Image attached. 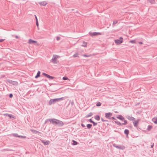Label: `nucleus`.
<instances>
[{
	"label": "nucleus",
	"mask_w": 157,
	"mask_h": 157,
	"mask_svg": "<svg viewBox=\"0 0 157 157\" xmlns=\"http://www.w3.org/2000/svg\"><path fill=\"white\" fill-rule=\"evenodd\" d=\"M117 118L119 119L124 121V123H121L119 121H115V123L118 125H125L127 124V121L126 120H124V118L121 115H118Z\"/></svg>",
	"instance_id": "nucleus-1"
},
{
	"label": "nucleus",
	"mask_w": 157,
	"mask_h": 157,
	"mask_svg": "<svg viewBox=\"0 0 157 157\" xmlns=\"http://www.w3.org/2000/svg\"><path fill=\"white\" fill-rule=\"evenodd\" d=\"M63 99V98L62 97L60 98H55L50 99L48 102V105H51L52 104H54L57 102Z\"/></svg>",
	"instance_id": "nucleus-2"
},
{
	"label": "nucleus",
	"mask_w": 157,
	"mask_h": 157,
	"mask_svg": "<svg viewBox=\"0 0 157 157\" xmlns=\"http://www.w3.org/2000/svg\"><path fill=\"white\" fill-rule=\"evenodd\" d=\"M57 121V119H49L46 120L45 121V123H46L48 121H49L51 123H52V124H56V123Z\"/></svg>",
	"instance_id": "nucleus-3"
},
{
	"label": "nucleus",
	"mask_w": 157,
	"mask_h": 157,
	"mask_svg": "<svg viewBox=\"0 0 157 157\" xmlns=\"http://www.w3.org/2000/svg\"><path fill=\"white\" fill-rule=\"evenodd\" d=\"M123 38L122 37H120L118 39L115 40V42L117 45L121 44L123 42Z\"/></svg>",
	"instance_id": "nucleus-4"
},
{
	"label": "nucleus",
	"mask_w": 157,
	"mask_h": 157,
	"mask_svg": "<svg viewBox=\"0 0 157 157\" xmlns=\"http://www.w3.org/2000/svg\"><path fill=\"white\" fill-rule=\"evenodd\" d=\"M58 56L56 55H53L52 59L50 60V62H52L54 63H56V60L58 58Z\"/></svg>",
	"instance_id": "nucleus-5"
},
{
	"label": "nucleus",
	"mask_w": 157,
	"mask_h": 157,
	"mask_svg": "<svg viewBox=\"0 0 157 157\" xmlns=\"http://www.w3.org/2000/svg\"><path fill=\"white\" fill-rule=\"evenodd\" d=\"M113 146L116 147L117 148H118L119 149H124L125 148V147L124 146L121 145H117L116 144H113Z\"/></svg>",
	"instance_id": "nucleus-6"
},
{
	"label": "nucleus",
	"mask_w": 157,
	"mask_h": 157,
	"mask_svg": "<svg viewBox=\"0 0 157 157\" xmlns=\"http://www.w3.org/2000/svg\"><path fill=\"white\" fill-rule=\"evenodd\" d=\"M12 135L14 137H17L19 138H26V136H25L19 135L17 133H13Z\"/></svg>",
	"instance_id": "nucleus-7"
},
{
	"label": "nucleus",
	"mask_w": 157,
	"mask_h": 157,
	"mask_svg": "<svg viewBox=\"0 0 157 157\" xmlns=\"http://www.w3.org/2000/svg\"><path fill=\"white\" fill-rule=\"evenodd\" d=\"M90 35L91 36H95L98 35H101V33L99 32H93L89 33Z\"/></svg>",
	"instance_id": "nucleus-8"
},
{
	"label": "nucleus",
	"mask_w": 157,
	"mask_h": 157,
	"mask_svg": "<svg viewBox=\"0 0 157 157\" xmlns=\"http://www.w3.org/2000/svg\"><path fill=\"white\" fill-rule=\"evenodd\" d=\"M56 125H58L59 126H62L63 125V122L61 121H59V120H57V121H56Z\"/></svg>",
	"instance_id": "nucleus-9"
},
{
	"label": "nucleus",
	"mask_w": 157,
	"mask_h": 157,
	"mask_svg": "<svg viewBox=\"0 0 157 157\" xmlns=\"http://www.w3.org/2000/svg\"><path fill=\"white\" fill-rule=\"evenodd\" d=\"M4 115H5L6 116H7L9 117L10 119H15L16 117L14 116L13 115L8 113H6L4 114Z\"/></svg>",
	"instance_id": "nucleus-10"
},
{
	"label": "nucleus",
	"mask_w": 157,
	"mask_h": 157,
	"mask_svg": "<svg viewBox=\"0 0 157 157\" xmlns=\"http://www.w3.org/2000/svg\"><path fill=\"white\" fill-rule=\"evenodd\" d=\"M42 75L45 76L46 77L51 79H53L54 78V77L53 76H51L49 75L44 73H43Z\"/></svg>",
	"instance_id": "nucleus-11"
},
{
	"label": "nucleus",
	"mask_w": 157,
	"mask_h": 157,
	"mask_svg": "<svg viewBox=\"0 0 157 157\" xmlns=\"http://www.w3.org/2000/svg\"><path fill=\"white\" fill-rule=\"evenodd\" d=\"M112 115V113H106L105 114V117L107 119H110V116Z\"/></svg>",
	"instance_id": "nucleus-12"
},
{
	"label": "nucleus",
	"mask_w": 157,
	"mask_h": 157,
	"mask_svg": "<svg viewBox=\"0 0 157 157\" xmlns=\"http://www.w3.org/2000/svg\"><path fill=\"white\" fill-rule=\"evenodd\" d=\"M40 140L45 145H48L50 143V141L49 140L45 141L42 140Z\"/></svg>",
	"instance_id": "nucleus-13"
},
{
	"label": "nucleus",
	"mask_w": 157,
	"mask_h": 157,
	"mask_svg": "<svg viewBox=\"0 0 157 157\" xmlns=\"http://www.w3.org/2000/svg\"><path fill=\"white\" fill-rule=\"evenodd\" d=\"M126 117L130 121H134L135 120V118L134 117L129 115L127 116Z\"/></svg>",
	"instance_id": "nucleus-14"
},
{
	"label": "nucleus",
	"mask_w": 157,
	"mask_h": 157,
	"mask_svg": "<svg viewBox=\"0 0 157 157\" xmlns=\"http://www.w3.org/2000/svg\"><path fill=\"white\" fill-rule=\"evenodd\" d=\"M38 3L40 5L43 6H45L48 3L46 1L39 2Z\"/></svg>",
	"instance_id": "nucleus-15"
},
{
	"label": "nucleus",
	"mask_w": 157,
	"mask_h": 157,
	"mask_svg": "<svg viewBox=\"0 0 157 157\" xmlns=\"http://www.w3.org/2000/svg\"><path fill=\"white\" fill-rule=\"evenodd\" d=\"M9 82L13 85H17L18 83L17 82L14 81L12 80H10L8 81Z\"/></svg>",
	"instance_id": "nucleus-16"
},
{
	"label": "nucleus",
	"mask_w": 157,
	"mask_h": 157,
	"mask_svg": "<svg viewBox=\"0 0 157 157\" xmlns=\"http://www.w3.org/2000/svg\"><path fill=\"white\" fill-rule=\"evenodd\" d=\"M139 120H136L134 122H133L134 126L135 127H137L139 123Z\"/></svg>",
	"instance_id": "nucleus-17"
},
{
	"label": "nucleus",
	"mask_w": 157,
	"mask_h": 157,
	"mask_svg": "<svg viewBox=\"0 0 157 157\" xmlns=\"http://www.w3.org/2000/svg\"><path fill=\"white\" fill-rule=\"evenodd\" d=\"M36 42H37L36 41L33 40L31 39H30L29 40L28 43L29 44H33L34 43H36Z\"/></svg>",
	"instance_id": "nucleus-18"
},
{
	"label": "nucleus",
	"mask_w": 157,
	"mask_h": 157,
	"mask_svg": "<svg viewBox=\"0 0 157 157\" xmlns=\"http://www.w3.org/2000/svg\"><path fill=\"white\" fill-rule=\"evenodd\" d=\"M31 131L34 133L37 134V133H40V132L37 131L35 130L34 129H31Z\"/></svg>",
	"instance_id": "nucleus-19"
},
{
	"label": "nucleus",
	"mask_w": 157,
	"mask_h": 157,
	"mask_svg": "<svg viewBox=\"0 0 157 157\" xmlns=\"http://www.w3.org/2000/svg\"><path fill=\"white\" fill-rule=\"evenodd\" d=\"M129 131L127 129H125L124 130V133L126 135V136L127 137L128 136V134H129Z\"/></svg>",
	"instance_id": "nucleus-20"
},
{
	"label": "nucleus",
	"mask_w": 157,
	"mask_h": 157,
	"mask_svg": "<svg viewBox=\"0 0 157 157\" xmlns=\"http://www.w3.org/2000/svg\"><path fill=\"white\" fill-rule=\"evenodd\" d=\"M40 71H38L37 75L35 76V78H36L40 76Z\"/></svg>",
	"instance_id": "nucleus-21"
},
{
	"label": "nucleus",
	"mask_w": 157,
	"mask_h": 157,
	"mask_svg": "<svg viewBox=\"0 0 157 157\" xmlns=\"http://www.w3.org/2000/svg\"><path fill=\"white\" fill-rule=\"evenodd\" d=\"M152 121L153 122H154L155 124H157V117L153 118L152 119Z\"/></svg>",
	"instance_id": "nucleus-22"
},
{
	"label": "nucleus",
	"mask_w": 157,
	"mask_h": 157,
	"mask_svg": "<svg viewBox=\"0 0 157 157\" xmlns=\"http://www.w3.org/2000/svg\"><path fill=\"white\" fill-rule=\"evenodd\" d=\"M94 118L97 121H99L100 119V117L99 115H96L94 117Z\"/></svg>",
	"instance_id": "nucleus-23"
},
{
	"label": "nucleus",
	"mask_w": 157,
	"mask_h": 157,
	"mask_svg": "<svg viewBox=\"0 0 157 157\" xmlns=\"http://www.w3.org/2000/svg\"><path fill=\"white\" fill-rule=\"evenodd\" d=\"M93 115V113L91 112H90V113H89L87 115H86L85 117L86 118H87V117H91V116H92Z\"/></svg>",
	"instance_id": "nucleus-24"
},
{
	"label": "nucleus",
	"mask_w": 157,
	"mask_h": 157,
	"mask_svg": "<svg viewBox=\"0 0 157 157\" xmlns=\"http://www.w3.org/2000/svg\"><path fill=\"white\" fill-rule=\"evenodd\" d=\"M150 2L152 4H154L155 3V0H147Z\"/></svg>",
	"instance_id": "nucleus-25"
},
{
	"label": "nucleus",
	"mask_w": 157,
	"mask_h": 157,
	"mask_svg": "<svg viewBox=\"0 0 157 157\" xmlns=\"http://www.w3.org/2000/svg\"><path fill=\"white\" fill-rule=\"evenodd\" d=\"M86 126L88 129H90L92 126V125L91 124H88L86 125Z\"/></svg>",
	"instance_id": "nucleus-26"
},
{
	"label": "nucleus",
	"mask_w": 157,
	"mask_h": 157,
	"mask_svg": "<svg viewBox=\"0 0 157 157\" xmlns=\"http://www.w3.org/2000/svg\"><path fill=\"white\" fill-rule=\"evenodd\" d=\"M152 126L151 125H149L148 126L147 130L148 131L151 130L152 128Z\"/></svg>",
	"instance_id": "nucleus-27"
},
{
	"label": "nucleus",
	"mask_w": 157,
	"mask_h": 157,
	"mask_svg": "<svg viewBox=\"0 0 157 157\" xmlns=\"http://www.w3.org/2000/svg\"><path fill=\"white\" fill-rule=\"evenodd\" d=\"M78 53H76L75 54H74L73 56V57L75 58V57H79V56H78Z\"/></svg>",
	"instance_id": "nucleus-28"
},
{
	"label": "nucleus",
	"mask_w": 157,
	"mask_h": 157,
	"mask_svg": "<svg viewBox=\"0 0 157 157\" xmlns=\"http://www.w3.org/2000/svg\"><path fill=\"white\" fill-rule=\"evenodd\" d=\"M72 142H73V143L72 144V145H76L78 144V142L74 140H72Z\"/></svg>",
	"instance_id": "nucleus-29"
},
{
	"label": "nucleus",
	"mask_w": 157,
	"mask_h": 157,
	"mask_svg": "<svg viewBox=\"0 0 157 157\" xmlns=\"http://www.w3.org/2000/svg\"><path fill=\"white\" fill-rule=\"evenodd\" d=\"M87 43L85 41L83 42V44L82 45V46L86 47Z\"/></svg>",
	"instance_id": "nucleus-30"
},
{
	"label": "nucleus",
	"mask_w": 157,
	"mask_h": 157,
	"mask_svg": "<svg viewBox=\"0 0 157 157\" xmlns=\"http://www.w3.org/2000/svg\"><path fill=\"white\" fill-rule=\"evenodd\" d=\"M101 104L100 102H98L97 103L96 105L97 106H100L101 105Z\"/></svg>",
	"instance_id": "nucleus-31"
},
{
	"label": "nucleus",
	"mask_w": 157,
	"mask_h": 157,
	"mask_svg": "<svg viewBox=\"0 0 157 157\" xmlns=\"http://www.w3.org/2000/svg\"><path fill=\"white\" fill-rule=\"evenodd\" d=\"M129 42L132 44H135L136 43V40H131L129 41Z\"/></svg>",
	"instance_id": "nucleus-32"
},
{
	"label": "nucleus",
	"mask_w": 157,
	"mask_h": 157,
	"mask_svg": "<svg viewBox=\"0 0 157 157\" xmlns=\"http://www.w3.org/2000/svg\"><path fill=\"white\" fill-rule=\"evenodd\" d=\"M3 150V151H13V150H11V149H4Z\"/></svg>",
	"instance_id": "nucleus-33"
},
{
	"label": "nucleus",
	"mask_w": 157,
	"mask_h": 157,
	"mask_svg": "<svg viewBox=\"0 0 157 157\" xmlns=\"http://www.w3.org/2000/svg\"><path fill=\"white\" fill-rule=\"evenodd\" d=\"M82 56L85 57H90L91 56V55H87L85 54H84Z\"/></svg>",
	"instance_id": "nucleus-34"
},
{
	"label": "nucleus",
	"mask_w": 157,
	"mask_h": 157,
	"mask_svg": "<svg viewBox=\"0 0 157 157\" xmlns=\"http://www.w3.org/2000/svg\"><path fill=\"white\" fill-rule=\"evenodd\" d=\"M92 123L93 124V125L94 126H95L97 124V123L95 122L94 121H93V122H92Z\"/></svg>",
	"instance_id": "nucleus-35"
},
{
	"label": "nucleus",
	"mask_w": 157,
	"mask_h": 157,
	"mask_svg": "<svg viewBox=\"0 0 157 157\" xmlns=\"http://www.w3.org/2000/svg\"><path fill=\"white\" fill-rule=\"evenodd\" d=\"M63 80H66L68 79V78L67 77H63Z\"/></svg>",
	"instance_id": "nucleus-36"
},
{
	"label": "nucleus",
	"mask_w": 157,
	"mask_h": 157,
	"mask_svg": "<svg viewBox=\"0 0 157 157\" xmlns=\"http://www.w3.org/2000/svg\"><path fill=\"white\" fill-rule=\"evenodd\" d=\"M13 95L12 94H10L9 95V97H10V98H12L13 97Z\"/></svg>",
	"instance_id": "nucleus-37"
},
{
	"label": "nucleus",
	"mask_w": 157,
	"mask_h": 157,
	"mask_svg": "<svg viewBox=\"0 0 157 157\" xmlns=\"http://www.w3.org/2000/svg\"><path fill=\"white\" fill-rule=\"evenodd\" d=\"M117 22V21H114L113 22V24L115 25V24H116Z\"/></svg>",
	"instance_id": "nucleus-38"
},
{
	"label": "nucleus",
	"mask_w": 157,
	"mask_h": 157,
	"mask_svg": "<svg viewBox=\"0 0 157 157\" xmlns=\"http://www.w3.org/2000/svg\"><path fill=\"white\" fill-rule=\"evenodd\" d=\"M101 120L103 122H105V121H108L105 120L103 119L102 118H101Z\"/></svg>",
	"instance_id": "nucleus-39"
},
{
	"label": "nucleus",
	"mask_w": 157,
	"mask_h": 157,
	"mask_svg": "<svg viewBox=\"0 0 157 157\" xmlns=\"http://www.w3.org/2000/svg\"><path fill=\"white\" fill-rule=\"evenodd\" d=\"M60 37L59 36H57L56 37V40L58 41L60 39Z\"/></svg>",
	"instance_id": "nucleus-40"
},
{
	"label": "nucleus",
	"mask_w": 157,
	"mask_h": 157,
	"mask_svg": "<svg viewBox=\"0 0 157 157\" xmlns=\"http://www.w3.org/2000/svg\"><path fill=\"white\" fill-rule=\"evenodd\" d=\"M36 26L38 27V25H39V24H38V21H36Z\"/></svg>",
	"instance_id": "nucleus-41"
},
{
	"label": "nucleus",
	"mask_w": 157,
	"mask_h": 157,
	"mask_svg": "<svg viewBox=\"0 0 157 157\" xmlns=\"http://www.w3.org/2000/svg\"><path fill=\"white\" fill-rule=\"evenodd\" d=\"M89 121L91 123H92V122H93V121L91 119H90L89 120Z\"/></svg>",
	"instance_id": "nucleus-42"
},
{
	"label": "nucleus",
	"mask_w": 157,
	"mask_h": 157,
	"mask_svg": "<svg viewBox=\"0 0 157 157\" xmlns=\"http://www.w3.org/2000/svg\"><path fill=\"white\" fill-rule=\"evenodd\" d=\"M4 39H0V42H2L4 40Z\"/></svg>",
	"instance_id": "nucleus-43"
},
{
	"label": "nucleus",
	"mask_w": 157,
	"mask_h": 157,
	"mask_svg": "<svg viewBox=\"0 0 157 157\" xmlns=\"http://www.w3.org/2000/svg\"><path fill=\"white\" fill-rule=\"evenodd\" d=\"M81 125L82 127H85V126L83 124H81Z\"/></svg>",
	"instance_id": "nucleus-44"
},
{
	"label": "nucleus",
	"mask_w": 157,
	"mask_h": 157,
	"mask_svg": "<svg viewBox=\"0 0 157 157\" xmlns=\"http://www.w3.org/2000/svg\"><path fill=\"white\" fill-rule=\"evenodd\" d=\"M35 19H36V21H38V19H37V17L36 15H35Z\"/></svg>",
	"instance_id": "nucleus-45"
},
{
	"label": "nucleus",
	"mask_w": 157,
	"mask_h": 157,
	"mask_svg": "<svg viewBox=\"0 0 157 157\" xmlns=\"http://www.w3.org/2000/svg\"><path fill=\"white\" fill-rule=\"evenodd\" d=\"M154 143H152V144L151 145V148H153V147H154Z\"/></svg>",
	"instance_id": "nucleus-46"
},
{
	"label": "nucleus",
	"mask_w": 157,
	"mask_h": 157,
	"mask_svg": "<svg viewBox=\"0 0 157 157\" xmlns=\"http://www.w3.org/2000/svg\"><path fill=\"white\" fill-rule=\"evenodd\" d=\"M112 119L113 120H117V119L114 117H112Z\"/></svg>",
	"instance_id": "nucleus-47"
},
{
	"label": "nucleus",
	"mask_w": 157,
	"mask_h": 157,
	"mask_svg": "<svg viewBox=\"0 0 157 157\" xmlns=\"http://www.w3.org/2000/svg\"><path fill=\"white\" fill-rule=\"evenodd\" d=\"M139 43L140 44H143V43L142 42H139Z\"/></svg>",
	"instance_id": "nucleus-48"
},
{
	"label": "nucleus",
	"mask_w": 157,
	"mask_h": 157,
	"mask_svg": "<svg viewBox=\"0 0 157 157\" xmlns=\"http://www.w3.org/2000/svg\"><path fill=\"white\" fill-rule=\"evenodd\" d=\"M15 37L16 38H17V39H18V38H19L18 36H17V35L15 36Z\"/></svg>",
	"instance_id": "nucleus-49"
},
{
	"label": "nucleus",
	"mask_w": 157,
	"mask_h": 157,
	"mask_svg": "<svg viewBox=\"0 0 157 157\" xmlns=\"http://www.w3.org/2000/svg\"><path fill=\"white\" fill-rule=\"evenodd\" d=\"M74 103V102H72L71 103V104H73Z\"/></svg>",
	"instance_id": "nucleus-50"
},
{
	"label": "nucleus",
	"mask_w": 157,
	"mask_h": 157,
	"mask_svg": "<svg viewBox=\"0 0 157 157\" xmlns=\"http://www.w3.org/2000/svg\"><path fill=\"white\" fill-rule=\"evenodd\" d=\"M72 10H73V9H72Z\"/></svg>",
	"instance_id": "nucleus-51"
}]
</instances>
